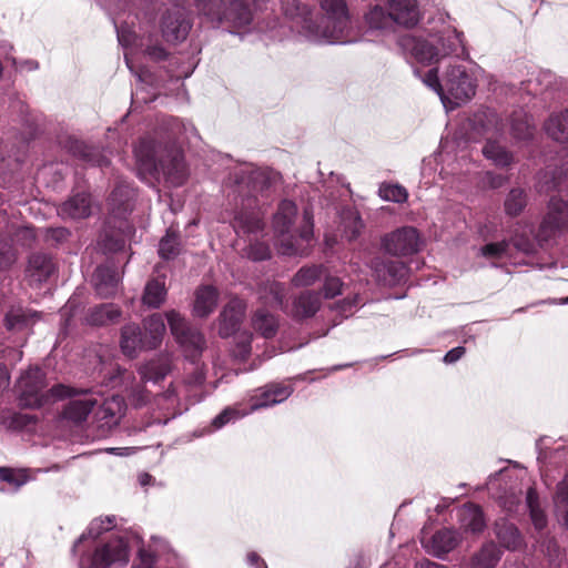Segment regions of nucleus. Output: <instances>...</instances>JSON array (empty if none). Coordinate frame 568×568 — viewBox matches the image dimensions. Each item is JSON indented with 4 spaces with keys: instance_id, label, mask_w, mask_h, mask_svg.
I'll list each match as a JSON object with an SVG mask.
<instances>
[{
    "instance_id": "56",
    "label": "nucleus",
    "mask_w": 568,
    "mask_h": 568,
    "mask_svg": "<svg viewBox=\"0 0 568 568\" xmlns=\"http://www.w3.org/2000/svg\"><path fill=\"white\" fill-rule=\"evenodd\" d=\"M344 283L337 276L325 275L322 286V294L326 300L334 298L342 294Z\"/></svg>"
},
{
    "instance_id": "53",
    "label": "nucleus",
    "mask_w": 568,
    "mask_h": 568,
    "mask_svg": "<svg viewBox=\"0 0 568 568\" xmlns=\"http://www.w3.org/2000/svg\"><path fill=\"white\" fill-rule=\"evenodd\" d=\"M414 73L423 81L424 84H426L429 89L435 91L440 97L443 103L445 104V84L442 85L439 81L438 70L436 68L429 69L424 75H422L418 70H414Z\"/></svg>"
},
{
    "instance_id": "49",
    "label": "nucleus",
    "mask_w": 568,
    "mask_h": 568,
    "mask_svg": "<svg viewBox=\"0 0 568 568\" xmlns=\"http://www.w3.org/2000/svg\"><path fill=\"white\" fill-rule=\"evenodd\" d=\"M253 334L243 331L235 335L231 354L235 359L245 361L252 351Z\"/></svg>"
},
{
    "instance_id": "3",
    "label": "nucleus",
    "mask_w": 568,
    "mask_h": 568,
    "mask_svg": "<svg viewBox=\"0 0 568 568\" xmlns=\"http://www.w3.org/2000/svg\"><path fill=\"white\" fill-rule=\"evenodd\" d=\"M197 10L215 29H243L253 22V10L247 0H197Z\"/></svg>"
},
{
    "instance_id": "7",
    "label": "nucleus",
    "mask_w": 568,
    "mask_h": 568,
    "mask_svg": "<svg viewBox=\"0 0 568 568\" xmlns=\"http://www.w3.org/2000/svg\"><path fill=\"white\" fill-rule=\"evenodd\" d=\"M50 394L54 399H63L75 395H84L83 398L71 399L63 409V416L73 423H82L98 404V399L88 389L73 388L63 384L54 385L50 388Z\"/></svg>"
},
{
    "instance_id": "21",
    "label": "nucleus",
    "mask_w": 568,
    "mask_h": 568,
    "mask_svg": "<svg viewBox=\"0 0 568 568\" xmlns=\"http://www.w3.org/2000/svg\"><path fill=\"white\" fill-rule=\"evenodd\" d=\"M372 270L376 280L388 286L402 281L406 274V267L403 262L385 261L379 257L372 261Z\"/></svg>"
},
{
    "instance_id": "35",
    "label": "nucleus",
    "mask_w": 568,
    "mask_h": 568,
    "mask_svg": "<svg viewBox=\"0 0 568 568\" xmlns=\"http://www.w3.org/2000/svg\"><path fill=\"white\" fill-rule=\"evenodd\" d=\"M494 529L497 539L504 548L517 550L521 547L523 537L514 524L501 518L495 523Z\"/></svg>"
},
{
    "instance_id": "46",
    "label": "nucleus",
    "mask_w": 568,
    "mask_h": 568,
    "mask_svg": "<svg viewBox=\"0 0 568 568\" xmlns=\"http://www.w3.org/2000/svg\"><path fill=\"white\" fill-rule=\"evenodd\" d=\"M37 314L22 307H12L6 315L4 323L8 331L26 328Z\"/></svg>"
},
{
    "instance_id": "12",
    "label": "nucleus",
    "mask_w": 568,
    "mask_h": 568,
    "mask_svg": "<svg viewBox=\"0 0 568 568\" xmlns=\"http://www.w3.org/2000/svg\"><path fill=\"white\" fill-rule=\"evenodd\" d=\"M420 245L419 234L413 226L397 229L382 239L385 252L394 256L413 255L419 251Z\"/></svg>"
},
{
    "instance_id": "32",
    "label": "nucleus",
    "mask_w": 568,
    "mask_h": 568,
    "mask_svg": "<svg viewBox=\"0 0 568 568\" xmlns=\"http://www.w3.org/2000/svg\"><path fill=\"white\" fill-rule=\"evenodd\" d=\"M536 190L538 193L545 194L552 191L568 194V175L564 174L561 170L542 171L537 176Z\"/></svg>"
},
{
    "instance_id": "27",
    "label": "nucleus",
    "mask_w": 568,
    "mask_h": 568,
    "mask_svg": "<svg viewBox=\"0 0 568 568\" xmlns=\"http://www.w3.org/2000/svg\"><path fill=\"white\" fill-rule=\"evenodd\" d=\"M125 404L122 397L112 396L106 398L95 412L98 420L102 422V426L113 427L119 424L124 415Z\"/></svg>"
},
{
    "instance_id": "57",
    "label": "nucleus",
    "mask_w": 568,
    "mask_h": 568,
    "mask_svg": "<svg viewBox=\"0 0 568 568\" xmlns=\"http://www.w3.org/2000/svg\"><path fill=\"white\" fill-rule=\"evenodd\" d=\"M245 254L247 258L254 262H260L271 257V250L268 245L263 242H254L246 247Z\"/></svg>"
},
{
    "instance_id": "41",
    "label": "nucleus",
    "mask_w": 568,
    "mask_h": 568,
    "mask_svg": "<svg viewBox=\"0 0 568 568\" xmlns=\"http://www.w3.org/2000/svg\"><path fill=\"white\" fill-rule=\"evenodd\" d=\"M166 297L164 280L153 278L149 281L142 297L143 304L152 308H159Z\"/></svg>"
},
{
    "instance_id": "23",
    "label": "nucleus",
    "mask_w": 568,
    "mask_h": 568,
    "mask_svg": "<svg viewBox=\"0 0 568 568\" xmlns=\"http://www.w3.org/2000/svg\"><path fill=\"white\" fill-rule=\"evenodd\" d=\"M321 293L304 291L294 297L290 315L295 320L313 317L321 308Z\"/></svg>"
},
{
    "instance_id": "24",
    "label": "nucleus",
    "mask_w": 568,
    "mask_h": 568,
    "mask_svg": "<svg viewBox=\"0 0 568 568\" xmlns=\"http://www.w3.org/2000/svg\"><path fill=\"white\" fill-rule=\"evenodd\" d=\"M146 338L138 324L130 323L122 327L120 346L124 355L133 358L141 351L146 348Z\"/></svg>"
},
{
    "instance_id": "17",
    "label": "nucleus",
    "mask_w": 568,
    "mask_h": 568,
    "mask_svg": "<svg viewBox=\"0 0 568 568\" xmlns=\"http://www.w3.org/2000/svg\"><path fill=\"white\" fill-rule=\"evenodd\" d=\"M293 389L291 386L280 384H268L264 387L256 389V394L251 396V407L248 414L261 408H266L286 400Z\"/></svg>"
},
{
    "instance_id": "20",
    "label": "nucleus",
    "mask_w": 568,
    "mask_h": 568,
    "mask_svg": "<svg viewBox=\"0 0 568 568\" xmlns=\"http://www.w3.org/2000/svg\"><path fill=\"white\" fill-rule=\"evenodd\" d=\"M172 356L161 353L140 366L139 374L144 382L159 383L172 372Z\"/></svg>"
},
{
    "instance_id": "58",
    "label": "nucleus",
    "mask_w": 568,
    "mask_h": 568,
    "mask_svg": "<svg viewBox=\"0 0 568 568\" xmlns=\"http://www.w3.org/2000/svg\"><path fill=\"white\" fill-rule=\"evenodd\" d=\"M37 422L36 417L30 414L13 413L9 416L7 426L12 429H22L30 424Z\"/></svg>"
},
{
    "instance_id": "29",
    "label": "nucleus",
    "mask_w": 568,
    "mask_h": 568,
    "mask_svg": "<svg viewBox=\"0 0 568 568\" xmlns=\"http://www.w3.org/2000/svg\"><path fill=\"white\" fill-rule=\"evenodd\" d=\"M121 308L113 303L94 306L88 311L85 322L92 326H106L119 322Z\"/></svg>"
},
{
    "instance_id": "62",
    "label": "nucleus",
    "mask_w": 568,
    "mask_h": 568,
    "mask_svg": "<svg viewBox=\"0 0 568 568\" xmlns=\"http://www.w3.org/2000/svg\"><path fill=\"white\" fill-rule=\"evenodd\" d=\"M304 224L300 229L301 240L308 242L313 236V214L310 210H304L303 214Z\"/></svg>"
},
{
    "instance_id": "40",
    "label": "nucleus",
    "mask_w": 568,
    "mask_h": 568,
    "mask_svg": "<svg viewBox=\"0 0 568 568\" xmlns=\"http://www.w3.org/2000/svg\"><path fill=\"white\" fill-rule=\"evenodd\" d=\"M115 516H105L92 520L88 527L87 532H83L74 542L72 552L75 554L82 544L87 541L88 537L97 538L102 532L112 529L115 526Z\"/></svg>"
},
{
    "instance_id": "36",
    "label": "nucleus",
    "mask_w": 568,
    "mask_h": 568,
    "mask_svg": "<svg viewBox=\"0 0 568 568\" xmlns=\"http://www.w3.org/2000/svg\"><path fill=\"white\" fill-rule=\"evenodd\" d=\"M165 324L161 314H152L144 320V336L146 338V348H156L165 334Z\"/></svg>"
},
{
    "instance_id": "14",
    "label": "nucleus",
    "mask_w": 568,
    "mask_h": 568,
    "mask_svg": "<svg viewBox=\"0 0 568 568\" xmlns=\"http://www.w3.org/2000/svg\"><path fill=\"white\" fill-rule=\"evenodd\" d=\"M205 381L204 372L195 367L190 376H187L181 384H171L170 387L161 395V397L173 406L174 404L181 405L182 399L185 400L184 409H187L189 404H194L201 400L200 397L191 394L192 388L201 386Z\"/></svg>"
},
{
    "instance_id": "25",
    "label": "nucleus",
    "mask_w": 568,
    "mask_h": 568,
    "mask_svg": "<svg viewBox=\"0 0 568 568\" xmlns=\"http://www.w3.org/2000/svg\"><path fill=\"white\" fill-rule=\"evenodd\" d=\"M219 301V291L212 285H201L194 292L193 314L204 318L214 312Z\"/></svg>"
},
{
    "instance_id": "38",
    "label": "nucleus",
    "mask_w": 568,
    "mask_h": 568,
    "mask_svg": "<svg viewBox=\"0 0 568 568\" xmlns=\"http://www.w3.org/2000/svg\"><path fill=\"white\" fill-rule=\"evenodd\" d=\"M545 130L552 140L568 142V111L551 114L545 123Z\"/></svg>"
},
{
    "instance_id": "1",
    "label": "nucleus",
    "mask_w": 568,
    "mask_h": 568,
    "mask_svg": "<svg viewBox=\"0 0 568 568\" xmlns=\"http://www.w3.org/2000/svg\"><path fill=\"white\" fill-rule=\"evenodd\" d=\"M323 17L314 20L312 9L298 0L283 2L284 16L308 41L318 44H349L364 36L383 39L395 30L396 22L389 10L381 4L372 6L363 17L365 30L352 19L346 0H321Z\"/></svg>"
},
{
    "instance_id": "64",
    "label": "nucleus",
    "mask_w": 568,
    "mask_h": 568,
    "mask_svg": "<svg viewBox=\"0 0 568 568\" xmlns=\"http://www.w3.org/2000/svg\"><path fill=\"white\" fill-rule=\"evenodd\" d=\"M481 182L485 187L499 189L505 184L506 178L494 172H486Z\"/></svg>"
},
{
    "instance_id": "11",
    "label": "nucleus",
    "mask_w": 568,
    "mask_h": 568,
    "mask_svg": "<svg viewBox=\"0 0 568 568\" xmlns=\"http://www.w3.org/2000/svg\"><path fill=\"white\" fill-rule=\"evenodd\" d=\"M20 400L28 407H40L52 397L50 390L44 393V373L39 367L29 368L18 381Z\"/></svg>"
},
{
    "instance_id": "26",
    "label": "nucleus",
    "mask_w": 568,
    "mask_h": 568,
    "mask_svg": "<svg viewBox=\"0 0 568 568\" xmlns=\"http://www.w3.org/2000/svg\"><path fill=\"white\" fill-rule=\"evenodd\" d=\"M459 527L465 532L480 534L486 528V520L483 510L474 504L464 505L458 510Z\"/></svg>"
},
{
    "instance_id": "5",
    "label": "nucleus",
    "mask_w": 568,
    "mask_h": 568,
    "mask_svg": "<svg viewBox=\"0 0 568 568\" xmlns=\"http://www.w3.org/2000/svg\"><path fill=\"white\" fill-rule=\"evenodd\" d=\"M397 44L406 58L414 59L424 64L437 63L449 55L457 58L464 55V53L457 50L448 49L445 42H436L434 39L429 41L410 34L399 37Z\"/></svg>"
},
{
    "instance_id": "28",
    "label": "nucleus",
    "mask_w": 568,
    "mask_h": 568,
    "mask_svg": "<svg viewBox=\"0 0 568 568\" xmlns=\"http://www.w3.org/2000/svg\"><path fill=\"white\" fill-rule=\"evenodd\" d=\"M258 301L264 306L278 307L284 311L285 285L277 281L262 282L257 286Z\"/></svg>"
},
{
    "instance_id": "60",
    "label": "nucleus",
    "mask_w": 568,
    "mask_h": 568,
    "mask_svg": "<svg viewBox=\"0 0 568 568\" xmlns=\"http://www.w3.org/2000/svg\"><path fill=\"white\" fill-rule=\"evenodd\" d=\"M283 239L278 242V252L283 255L292 256L297 255L301 252V247L297 241L293 236H282Z\"/></svg>"
},
{
    "instance_id": "4",
    "label": "nucleus",
    "mask_w": 568,
    "mask_h": 568,
    "mask_svg": "<svg viewBox=\"0 0 568 568\" xmlns=\"http://www.w3.org/2000/svg\"><path fill=\"white\" fill-rule=\"evenodd\" d=\"M129 557L128 540L118 536L92 550L83 551L79 558V568L123 567L129 562Z\"/></svg>"
},
{
    "instance_id": "48",
    "label": "nucleus",
    "mask_w": 568,
    "mask_h": 568,
    "mask_svg": "<svg viewBox=\"0 0 568 568\" xmlns=\"http://www.w3.org/2000/svg\"><path fill=\"white\" fill-rule=\"evenodd\" d=\"M510 125L511 134L517 140H529L534 135V125L531 124L529 118L521 112L514 113Z\"/></svg>"
},
{
    "instance_id": "9",
    "label": "nucleus",
    "mask_w": 568,
    "mask_h": 568,
    "mask_svg": "<svg viewBox=\"0 0 568 568\" xmlns=\"http://www.w3.org/2000/svg\"><path fill=\"white\" fill-rule=\"evenodd\" d=\"M427 32L436 42H445L448 49L465 54L463 33L458 32L450 21V17L443 10H437L427 19Z\"/></svg>"
},
{
    "instance_id": "37",
    "label": "nucleus",
    "mask_w": 568,
    "mask_h": 568,
    "mask_svg": "<svg viewBox=\"0 0 568 568\" xmlns=\"http://www.w3.org/2000/svg\"><path fill=\"white\" fill-rule=\"evenodd\" d=\"M69 150L73 155L82 159L91 165H109V160L103 154H101L98 149L89 146L82 141H71L69 144Z\"/></svg>"
},
{
    "instance_id": "63",
    "label": "nucleus",
    "mask_w": 568,
    "mask_h": 568,
    "mask_svg": "<svg viewBox=\"0 0 568 568\" xmlns=\"http://www.w3.org/2000/svg\"><path fill=\"white\" fill-rule=\"evenodd\" d=\"M0 478L3 481L13 484L17 488L26 483L23 476L11 468H0Z\"/></svg>"
},
{
    "instance_id": "8",
    "label": "nucleus",
    "mask_w": 568,
    "mask_h": 568,
    "mask_svg": "<svg viewBox=\"0 0 568 568\" xmlns=\"http://www.w3.org/2000/svg\"><path fill=\"white\" fill-rule=\"evenodd\" d=\"M561 232H568V201L551 196L547 204V212L540 223L537 239L547 242Z\"/></svg>"
},
{
    "instance_id": "16",
    "label": "nucleus",
    "mask_w": 568,
    "mask_h": 568,
    "mask_svg": "<svg viewBox=\"0 0 568 568\" xmlns=\"http://www.w3.org/2000/svg\"><path fill=\"white\" fill-rule=\"evenodd\" d=\"M396 26L412 29L423 19L418 0H385Z\"/></svg>"
},
{
    "instance_id": "55",
    "label": "nucleus",
    "mask_w": 568,
    "mask_h": 568,
    "mask_svg": "<svg viewBox=\"0 0 568 568\" xmlns=\"http://www.w3.org/2000/svg\"><path fill=\"white\" fill-rule=\"evenodd\" d=\"M510 241L503 240L500 242L488 243L480 247V255L490 258H501L508 256V250L510 246Z\"/></svg>"
},
{
    "instance_id": "13",
    "label": "nucleus",
    "mask_w": 568,
    "mask_h": 568,
    "mask_svg": "<svg viewBox=\"0 0 568 568\" xmlns=\"http://www.w3.org/2000/svg\"><path fill=\"white\" fill-rule=\"evenodd\" d=\"M160 29L165 42L176 44L187 38L192 21L182 9L175 7L163 14Z\"/></svg>"
},
{
    "instance_id": "10",
    "label": "nucleus",
    "mask_w": 568,
    "mask_h": 568,
    "mask_svg": "<svg viewBox=\"0 0 568 568\" xmlns=\"http://www.w3.org/2000/svg\"><path fill=\"white\" fill-rule=\"evenodd\" d=\"M445 102L459 105L469 101L476 93L474 79L460 65L452 67L445 78Z\"/></svg>"
},
{
    "instance_id": "61",
    "label": "nucleus",
    "mask_w": 568,
    "mask_h": 568,
    "mask_svg": "<svg viewBox=\"0 0 568 568\" xmlns=\"http://www.w3.org/2000/svg\"><path fill=\"white\" fill-rule=\"evenodd\" d=\"M16 253L11 244L7 241H0V268H4L13 264Z\"/></svg>"
},
{
    "instance_id": "34",
    "label": "nucleus",
    "mask_w": 568,
    "mask_h": 568,
    "mask_svg": "<svg viewBox=\"0 0 568 568\" xmlns=\"http://www.w3.org/2000/svg\"><path fill=\"white\" fill-rule=\"evenodd\" d=\"M462 540L460 534L450 528L436 531L432 537V549L436 557L442 558L455 549Z\"/></svg>"
},
{
    "instance_id": "30",
    "label": "nucleus",
    "mask_w": 568,
    "mask_h": 568,
    "mask_svg": "<svg viewBox=\"0 0 568 568\" xmlns=\"http://www.w3.org/2000/svg\"><path fill=\"white\" fill-rule=\"evenodd\" d=\"M253 329L266 339L273 338L278 331L280 320L266 308H257L251 317Z\"/></svg>"
},
{
    "instance_id": "52",
    "label": "nucleus",
    "mask_w": 568,
    "mask_h": 568,
    "mask_svg": "<svg viewBox=\"0 0 568 568\" xmlns=\"http://www.w3.org/2000/svg\"><path fill=\"white\" fill-rule=\"evenodd\" d=\"M378 194L384 201L395 203H404L408 197L406 189L399 184H382Z\"/></svg>"
},
{
    "instance_id": "2",
    "label": "nucleus",
    "mask_w": 568,
    "mask_h": 568,
    "mask_svg": "<svg viewBox=\"0 0 568 568\" xmlns=\"http://www.w3.org/2000/svg\"><path fill=\"white\" fill-rule=\"evenodd\" d=\"M159 134L165 139L164 146L162 142L149 136L142 138L134 146L138 175L150 183L152 179L159 180L162 175L169 185L180 186L186 181L189 173L183 154L172 144L182 135L196 136V129L192 123L169 116L162 119Z\"/></svg>"
},
{
    "instance_id": "51",
    "label": "nucleus",
    "mask_w": 568,
    "mask_h": 568,
    "mask_svg": "<svg viewBox=\"0 0 568 568\" xmlns=\"http://www.w3.org/2000/svg\"><path fill=\"white\" fill-rule=\"evenodd\" d=\"M473 122L475 126H481L480 133L483 135H486L490 132H498L500 130L498 116L493 111H485L475 114Z\"/></svg>"
},
{
    "instance_id": "50",
    "label": "nucleus",
    "mask_w": 568,
    "mask_h": 568,
    "mask_svg": "<svg viewBox=\"0 0 568 568\" xmlns=\"http://www.w3.org/2000/svg\"><path fill=\"white\" fill-rule=\"evenodd\" d=\"M537 494L534 489H529L527 491V505H528V508H529V513H530V518H531V521L534 524V526L536 527V529L538 530H541L546 527L547 525V519H546V515L544 514V511L538 507V504H537Z\"/></svg>"
},
{
    "instance_id": "19",
    "label": "nucleus",
    "mask_w": 568,
    "mask_h": 568,
    "mask_svg": "<svg viewBox=\"0 0 568 568\" xmlns=\"http://www.w3.org/2000/svg\"><path fill=\"white\" fill-rule=\"evenodd\" d=\"M94 290L100 297L108 298L116 294L120 276L116 270L110 265H100L92 275Z\"/></svg>"
},
{
    "instance_id": "15",
    "label": "nucleus",
    "mask_w": 568,
    "mask_h": 568,
    "mask_svg": "<svg viewBox=\"0 0 568 568\" xmlns=\"http://www.w3.org/2000/svg\"><path fill=\"white\" fill-rule=\"evenodd\" d=\"M245 313V301L239 297L231 298L219 315V335L222 338L234 335L239 331Z\"/></svg>"
},
{
    "instance_id": "42",
    "label": "nucleus",
    "mask_w": 568,
    "mask_h": 568,
    "mask_svg": "<svg viewBox=\"0 0 568 568\" xmlns=\"http://www.w3.org/2000/svg\"><path fill=\"white\" fill-rule=\"evenodd\" d=\"M182 251V243L178 232L169 229L166 234L159 242V256L162 260H173Z\"/></svg>"
},
{
    "instance_id": "43",
    "label": "nucleus",
    "mask_w": 568,
    "mask_h": 568,
    "mask_svg": "<svg viewBox=\"0 0 568 568\" xmlns=\"http://www.w3.org/2000/svg\"><path fill=\"white\" fill-rule=\"evenodd\" d=\"M554 504L558 521L568 528V474L557 485Z\"/></svg>"
},
{
    "instance_id": "47",
    "label": "nucleus",
    "mask_w": 568,
    "mask_h": 568,
    "mask_svg": "<svg viewBox=\"0 0 568 568\" xmlns=\"http://www.w3.org/2000/svg\"><path fill=\"white\" fill-rule=\"evenodd\" d=\"M527 205V193L524 189L514 187L505 199V212L509 216H518Z\"/></svg>"
},
{
    "instance_id": "45",
    "label": "nucleus",
    "mask_w": 568,
    "mask_h": 568,
    "mask_svg": "<svg viewBox=\"0 0 568 568\" xmlns=\"http://www.w3.org/2000/svg\"><path fill=\"white\" fill-rule=\"evenodd\" d=\"M484 156L496 166L505 168L511 164L513 154L494 141H487L483 148Z\"/></svg>"
},
{
    "instance_id": "6",
    "label": "nucleus",
    "mask_w": 568,
    "mask_h": 568,
    "mask_svg": "<svg viewBox=\"0 0 568 568\" xmlns=\"http://www.w3.org/2000/svg\"><path fill=\"white\" fill-rule=\"evenodd\" d=\"M165 317L172 335L183 348L185 356L194 362L205 347L203 334L199 329L191 327L185 318L174 310L166 312Z\"/></svg>"
},
{
    "instance_id": "31",
    "label": "nucleus",
    "mask_w": 568,
    "mask_h": 568,
    "mask_svg": "<svg viewBox=\"0 0 568 568\" xmlns=\"http://www.w3.org/2000/svg\"><path fill=\"white\" fill-rule=\"evenodd\" d=\"M134 196V189L129 183L120 181L109 199L112 213L118 216L126 214L131 210V201Z\"/></svg>"
},
{
    "instance_id": "44",
    "label": "nucleus",
    "mask_w": 568,
    "mask_h": 568,
    "mask_svg": "<svg viewBox=\"0 0 568 568\" xmlns=\"http://www.w3.org/2000/svg\"><path fill=\"white\" fill-rule=\"evenodd\" d=\"M325 270L322 264L303 266L292 277V285L295 287L312 286L324 276Z\"/></svg>"
},
{
    "instance_id": "59",
    "label": "nucleus",
    "mask_w": 568,
    "mask_h": 568,
    "mask_svg": "<svg viewBox=\"0 0 568 568\" xmlns=\"http://www.w3.org/2000/svg\"><path fill=\"white\" fill-rule=\"evenodd\" d=\"M359 304V296L356 294L353 297H346L339 302H337L334 306L336 312H338L342 316L348 317L351 314H353L354 310Z\"/></svg>"
},
{
    "instance_id": "22",
    "label": "nucleus",
    "mask_w": 568,
    "mask_h": 568,
    "mask_svg": "<svg viewBox=\"0 0 568 568\" xmlns=\"http://www.w3.org/2000/svg\"><path fill=\"white\" fill-rule=\"evenodd\" d=\"M54 271L55 265L49 255L34 253L29 258L26 274L31 285H39L48 281Z\"/></svg>"
},
{
    "instance_id": "18",
    "label": "nucleus",
    "mask_w": 568,
    "mask_h": 568,
    "mask_svg": "<svg viewBox=\"0 0 568 568\" xmlns=\"http://www.w3.org/2000/svg\"><path fill=\"white\" fill-rule=\"evenodd\" d=\"M92 199L89 193L79 192L70 196L58 207V215L62 219H87L92 213Z\"/></svg>"
},
{
    "instance_id": "54",
    "label": "nucleus",
    "mask_w": 568,
    "mask_h": 568,
    "mask_svg": "<svg viewBox=\"0 0 568 568\" xmlns=\"http://www.w3.org/2000/svg\"><path fill=\"white\" fill-rule=\"evenodd\" d=\"M248 414L247 410H241L236 407H226L212 420V426L220 429L230 422L237 420Z\"/></svg>"
},
{
    "instance_id": "39",
    "label": "nucleus",
    "mask_w": 568,
    "mask_h": 568,
    "mask_svg": "<svg viewBox=\"0 0 568 568\" xmlns=\"http://www.w3.org/2000/svg\"><path fill=\"white\" fill-rule=\"evenodd\" d=\"M501 558V551L495 542L483 545L471 558V568H495Z\"/></svg>"
},
{
    "instance_id": "33",
    "label": "nucleus",
    "mask_w": 568,
    "mask_h": 568,
    "mask_svg": "<svg viewBox=\"0 0 568 568\" xmlns=\"http://www.w3.org/2000/svg\"><path fill=\"white\" fill-rule=\"evenodd\" d=\"M297 215V207L293 201L284 200L280 203L273 216V226L280 236L288 235Z\"/></svg>"
}]
</instances>
